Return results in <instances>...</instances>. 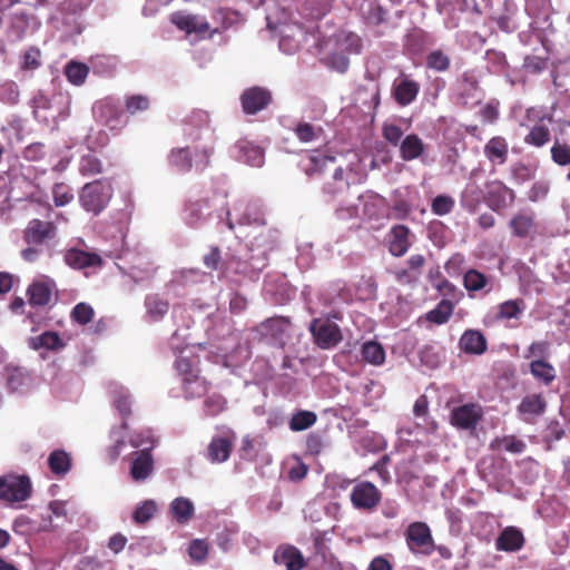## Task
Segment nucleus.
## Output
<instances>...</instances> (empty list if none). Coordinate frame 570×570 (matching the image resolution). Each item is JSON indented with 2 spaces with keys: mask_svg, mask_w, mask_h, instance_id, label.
<instances>
[{
  "mask_svg": "<svg viewBox=\"0 0 570 570\" xmlns=\"http://www.w3.org/2000/svg\"><path fill=\"white\" fill-rule=\"evenodd\" d=\"M410 230L403 225L394 226L390 233V252L394 256L404 255L410 247Z\"/></svg>",
  "mask_w": 570,
  "mask_h": 570,
  "instance_id": "cd10ccee",
  "label": "nucleus"
},
{
  "mask_svg": "<svg viewBox=\"0 0 570 570\" xmlns=\"http://www.w3.org/2000/svg\"><path fill=\"white\" fill-rule=\"evenodd\" d=\"M510 227L518 237L530 236L535 230L534 218L528 213L518 214L510 220Z\"/></svg>",
  "mask_w": 570,
  "mask_h": 570,
  "instance_id": "f704fd0d",
  "label": "nucleus"
},
{
  "mask_svg": "<svg viewBox=\"0 0 570 570\" xmlns=\"http://www.w3.org/2000/svg\"><path fill=\"white\" fill-rule=\"evenodd\" d=\"M158 511V504L155 500L148 499L139 502L134 512L132 520L138 524H142L151 520Z\"/></svg>",
  "mask_w": 570,
  "mask_h": 570,
  "instance_id": "58836bf2",
  "label": "nucleus"
},
{
  "mask_svg": "<svg viewBox=\"0 0 570 570\" xmlns=\"http://www.w3.org/2000/svg\"><path fill=\"white\" fill-rule=\"evenodd\" d=\"M294 132L301 141L309 142L322 138L323 128L321 126H314L307 121H299L295 126Z\"/></svg>",
  "mask_w": 570,
  "mask_h": 570,
  "instance_id": "37998d69",
  "label": "nucleus"
},
{
  "mask_svg": "<svg viewBox=\"0 0 570 570\" xmlns=\"http://www.w3.org/2000/svg\"><path fill=\"white\" fill-rule=\"evenodd\" d=\"M351 500L357 509H372L381 500V493L371 482H361L353 488Z\"/></svg>",
  "mask_w": 570,
  "mask_h": 570,
  "instance_id": "dca6fc26",
  "label": "nucleus"
},
{
  "mask_svg": "<svg viewBox=\"0 0 570 570\" xmlns=\"http://www.w3.org/2000/svg\"><path fill=\"white\" fill-rule=\"evenodd\" d=\"M169 513L179 524H187L194 517L195 505L190 499L178 497L170 502Z\"/></svg>",
  "mask_w": 570,
  "mask_h": 570,
  "instance_id": "393cba45",
  "label": "nucleus"
},
{
  "mask_svg": "<svg viewBox=\"0 0 570 570\" xmlns=\"http://www.w3.org/2000/svg\"><path fill=\"white\" fill-rule=\"evenodd\" d=\"M311 332L316 344L322 348L334 347L342 340L338 326L330 320H314Z\"/></svg>",
  "mask_w": 570,
  "mask_h": 570,
  "instance_id": "f8f14e48",
  "label": "nucleus"
},
{
  "mask_svg": "<svg viewBox=\"0 0 570 570\" xmlns=\"http://www.w3.org/2000/svg\"><path fill=\"white\" fill-rule=\"evenodd\" d=\"M524 309L525 305L522 299L505 301L498 306L497 317L500 320L519 318Z\"/></svg>",
  "mask_w": 570,
  "mask_h": 570,
  "instance_id": "a19ab883",
  "label": "nucleus"
},
{
  "mask_svg": "<svg viewBox=\"0 0 570 570\" xmlns=\"http://www.w3.org/2000/svg\"><path fill=\"white\" fill-rule=\"evenodd\" d=\"M484 197L485 194H483L480 187L474 181H470L462 193L461 203L463 207L473 212L484 200Z\"/></svg>",
  "mask_w": 570,
  "mask_h": 570,
  "instance_id": "4c0bfd02",
  "label": "nucleus"
},
{
  "mask_svg": "<svg viewBox=\"0 0 570 570\" xmlns=\"http://www.w3.org/2000/svg\"><path fill=\"white\" fill-rule=\"evenodd\" d=\"M553 160L562 166L570 164V147L569 145H553L551 148Z\"/></svg>",
  "mask_w": 570,
  "mask_h": 570,
  "instance_id": "774afa93",
  "label": "nucleus"
},
{
  "mask_svg": "<svg viewBox=\"0 0 570 570\" xmlns=\"http://www.w3.org/2000/svg\"><path fill=\"white\" fill-rule=\"evenodd\" d=\"M482 409L478 404H464L452 410L451 423L463 430H472L482 417Z\"/></svg>",
  "mask_w": 570,
  "mask_h": 570,
  "instance_id": "2eb2a0df",
  "label": "nucleus"
},
{
  "mask_svg": "<svg viewBox=\"0 0 570 570\" xmlns=\"http://www.w3.org/2000/svg\"><path fill=\"white\" fill-rule=\"evenodd\" d=\"M407 546L411 551L431 554L434 550V540L429 525L424 522L411 523L405 532Z\"/></svg>",
  "mask_w": 570,
  "mask_h": 570,
  "instance_id": "9d476101",
  "label": "nucleus"
},
{
  "mask_svg": "<svg viewBox=\"0 0 570 570\" xmlns=\"http://www.w3.org/2000/svg\"><path fill=\"white\" fill-rule=\"evenodd\" d=\"M454 207V200L450 196L440 195L432 202V212L435 215L443 216L449 214Z\"/></svg>",
  "mask_w": 570,
  "mask_h": 570,
  "instance_id": "13d9d810",
  "label": "nucleus"
},
{
  "mask_svg": "<svg viewBox=\"0 0 570 570\" xmlns=\"http://www.w3.org/2000/svg\"><path fill=\"white\" fill-rule=\"evenodd\" d=\"M209 335L215 340L213 347L217 350V357H222L224 360L238 343V336L232 332V326L229 323H224L219 331L213 328Z\"/></svg>",
  "mask_w": 570,
  "mask_h": 570,
  "instance_id": "a211bd4d",
  "label": "nucleus"
},
{
  "mask_svg": "<svg viewBox=\"0 0 570 570\" xmlns=\"http://www.w3.org/2000/svg\"><path fill=\"white\" fill-rule=\"evenodd\" d=\"M544 407V400L540 395L533 394L525 396L521 401L519 412L523 416L524 421H529L531 417L542 414Z\"/></svg>",
  "mask_w": 570,
  "mask_h": 570,
  "instance_id": "72a5a7b5",
  "label": "nucleus"
},
{
  "mask_svg": "<svg viewBox=\"0 0 570 570\" xmlns=\"http://www.w3.org/2000/svg\"><path fill=\"white\" fill-rule=\"evenodd\" d=\"M189 557L195 561H203L208 553V544L205 540L195 539L189 543Z\"/></svg>",
  "mask_w": 570,
  "mask_h": 570,
  "instance_id": "052dcab7",
  "label": "nucleus"
},
{
  "mask_svg": "<svg viewBox=\"0 0 570 570\" xmlns=\"http://www.w3.org/2000/svg\"><path fill=\"white\" fill-rule=\"evenodd\" d=\"M29 304L33 307L47 306L52 297V288L45 282H33L27 289Z\"/></svg>",
  "mask_w": 570,
  "mask_h": 570,
  "instance_id": "c85d7f7f",
  "label": "nucleus"
},
{
  "mask_svg": "<svg viewBox=\"0 0 570 570\" xmlns=\"http://www.w3.org/2000/svg\"><path fill=\"white\" fill-rule=\"evenodd\" d=\"M225 194L216 195L212 199L202 198L189 200L184 207L183 218L191 227L200 225L210 215L212 210H217L218 206L225 205Z\"/></svg>",
  "mask_w": 570,
  "mask_h": 570,
  "instance_id": "1a4fd4ad",
  "label": "nucleus"
},
{
  "mask_svg": "<svg viewBox=\"0 0 570 570\" xmlns=\"http://www.w3.org/2000/svg\"><path fill=\"white\" fill-rule=\"evenodd\" d=\"M384 208V199L373 193H365L357 198L356 203H350L337 209L340 219H350L354 217L377 218Z\"/></svg>",
  "mask_w": 570,
  "mask_h": 570,
  "instance_id": "39448f33",
  "label": "nucleus"
},
{
  "mask_svg": "<svg viewBox=\"0 0 570 570\" xmlns=\"http://www.w3.org/2000/svg\"><path fill=\"white\" fill-rule=\"evenodd\" d=\"M425 65L436 72H445L451 67V59L443 50L435 49L426 56Z\"/></svg>",
  "mask_w": 570,
  "mask_h": 570,
  "instance_id": "ea45409f",
  "label": "nucleus"
},
{
  "mask_svg": "<svg viewBox=\"0 0 570 570\" xmlns=\"http://www.w3.org/2000/svg\"><path fill=\"white\" fill-rule=\"evenodd\" d=\"M146 316L151 322H157L168 312V302L157 295H149L145 301Z\"/></svg>",
  "mask_w": 570,
  "mask_h": 570,
  "instance_id": "e433bc0d",
  "label": "nucleus"
},
{
  "mask_svg": "<svg viewBox=\"0 0 570 570\" xmlns=\"http://www.w3.org/2000/svg\"><path fill=\"white\" fill-rule=\"evenodd\" d=\"M228 153L237 161L250 167H262L265 163V151L259 145H230Z\"/></svg>",
  "mask_w": 570,
  "mask_h": 570,
  "instance_id": "f3484780",
  "label": "nucleus"
},
{
  "mask_svg": "<svg viewBox=\"0 0 570 570\" xmlns=\"http://www.w3.org/2000/svg\"><path fill=\"white\" fill-rule=\"evenodd\" d=\"M342 47L350 53H360L363 47V42L360 36L353 32H346L342 38Z\"/></svg>",
  "mask_w": 570,
  "mask_h": 570,
  "instance_id": "e2e57ef3",
  "label": "nucleus"
},
{
  "mask_svg": "<svg viewBox=\"0 0 570 570\" xmlns=\"http://www.w3.org/2000/svg\"><path fill=\"white\" fill-rule=\"evenodd\" d=\"M523 541L522 533L518 529L509 527L501 532L495 546L500 551H518L522 548Z\"/></svg>",
  "mask_w": 570,
  "mask_h": 570,
  "instance_id": "c756f323",
  "label": "nucleus"
},
{
  "mask_svg": "<svg viewBox=\"0 0 570 570\" xmlns=\"http://www.w3.org/2000/svg\"><path fill=\"white\" fill-rule=\"evenodd\" d=\"M31 106L33 109V116L36 119L46 120L47 118L41 115V110H47L50 108V100L42 92H38L31 100Z\"/></svg>",
  "mask_w": 570,
  "mask_h": 570,
  "instance_id": "0e129e2a",
  "label": "nucleus"
},
{
  "mask_svg": "<svg viewBox=\"0 0 570 570\" xmlns=\"http://www.w3.org/2000/svg\"><path fill=\"white\" fill-rule=\"evenodd\" d=\"M79 171L85 176L97 175L102 171V164L94 154L88 153L79 161Z\"/></svg>",
  "mask_w": 570,
  "mask_h": 570,
  "instance_id": "de8ad7c7",
  "label": "nucleus"
},
{
  "mask_svg": "<svg viewBox=\"0 0 570 570\" xmlns=\"http://www.w3.org/2000/svg\"><path fill=\"white\" fill-rule=\"evenodd\" d=\"M334 164L335 157L325 147L305 153L299 161V166L307 175L322 173L326 168L334 167Z\"/></svg>",
  "mask_w": 570,
  "mask_h": 570,
  "instance_id": "ddd939ff",
  "label": "nucleus"
},
{
  "mask_svg": "<svg viewBox=\"0 0 570 570\" xmlns=\"http://www.w3.org/2000/svg\"><path fill=\"white\" fill-rule=\"evenodd\" d=\"M114 188L109 180L97 179L86 184L79 191V204L89 214L99 215L110 203Z\"/></svg>",
  "mask_w": 570,
  "mask_h": 570,
  "instance_id": "20e7f679",
  "label": "nucleus"
},
{
  "mask_svg": "<svg viewBox=\"0 0 570 570\" xmlns=\"http://www.w3.org/2000/svg\"><path fill=\"white\" fill-rule=\"evenodd\" d=\"M419 91V82L409 78H403L399 82L394 83L392 94L393 98L400 106H407L416 99Z\"/></svg>",
  "mask_w": 570,
  "mask_h": 570,
  "instance_id": "412c9836",
  "label": "nucleus"
},
{
  "mask_svg": "<svg viewBox=\"0 0 570 570\" xmlns=\"http://www.w3.org/2000/svg\"><path fill=\"white\" fill-rule=\"evenodd\" d=\"M52 224L33 219L24 230V239L29 244H42L50 235Z\"/></svg>",
  "mask_w": 570,
  "mask_h": 570,
  "instance_id": "7c9ffc66",
  "label": "nucleus"
},
{
  "mask_svg": "<svg viewBox=\"0 0 570 570\" xmlns=\"http://www.w3.org/2000/svg\"><path fill=\"white\" fill-rule=\"evenodd\" d=\"M362 357L371 365L380 366L385 362V351L376 341H367L362 345Z\"/></svg>",
  "mask_w": 570,
  "mask_h": 570,
  "instance_id": "c9c22d12",
  "label": "nucleus"
},
{
  "mask_svg": "<svg viewBox=\"0 0 570 570\" xmlns=\"http://www.w3.org/2000/svg\"><path fill=\"white\" fill-rule=\"evenodd\" d=\"M239 100L244 114L256 115L272 104L273 94L265 87L253 86L242 92Z\"/></svg>",
  "mask_w": 570,
  "mask_h": 570,
  "instance_id": "9b49d317",
  "label": "nucleus"
},
{
  "mask_svg": "<svg viewBox=\"0 0 570 570\" xmlns=\"http://www.w3.org/2000/svg\"><path fill=\"white\" fill-rule=\"evenodd\" d=\"M178 336L171 337L170 345L177 354L175 367L183 380V389L186 397H200L207 392L206 381L198 375V357L196 355V346L180 347L177 343Z\"/></svg>",
  "mask_w": 570,
  "mask_h": 570,
  "instance_id": "f03ea898",
  "label": "nucleus"
},
{
  "mask_svg": "<svg viewBox=\"0 0 570 570\" xmlns=\"http://www.w3.org/2000/svg\"><path fill=\"white\" fill-rule=\"evenodd\" d=\"M41 52L38 48L30 47L24 53H23V61L21 65V68L23 70H35L40 67Z\"/></svg>",
  "mask_w": 570,
  "mask_h": 570,
  "instance_id": "680f3d73",
  "label": "nucleus"
},
{
  "mask_svg": "<svg viewBox=\"0 0 570 570\" xmlns=\"http://www.w3.org/2000/svg\"><path fill=\"white\" fill-rule=\"evenodd\" d=\"M111 444L106 449V456L110 462H115L130 445L131 448H142L135 452L130 466V476L136 482L146 481L154 472V460L150 450L156 444V439L151 432H140L128 438L127 424L121 423L110 431Z\"/></svg>",
  "mask_w": 570,
  "mask_h": 570,
  "instance_id": "f257e3e1",
  "label": "nucleus"
},
{
  "mask_svg": "<svg viewBox=\"0 0 570 570\" xmlns=\"http://www.w3.org/2000/svg\"><path fill=\"white\" fill-rule=\"evenodd\" d=\"M109 391L114 407L121 417H127L131 411V397L129 391L118 383H111Z\"/></svg>",
  "mask_w": 570,
  "mask_h": 570,
  "instance_id": "bb28decb",
  "label": "nucleus"
},
{
  "mask_svg": "<svg viewBox=\"0 0 570 570\" xmlns=\"http://www.w3.org/2000/svg\"><path fill=\"white\" fill-rule=\"evenodd\" d=\"M453 313V304L448 299H442L435 308L426 314V320L431 323L441 325L449 321Z\"/></svg>",
  "mask_w": 570,
  "mask_h": 570,
  "instance_id": "79ce46f5",
  "label": "nucleus"
},
{
  "mask_svg": "<svg viewBox=\"0 0 570 570\" xmlns=\"http://www.w3.org/2000/svg\"><path fill=\"white\" fill-rule=\"evenodd\" d=\"M28 346L33 351H59L66 343L57 332L47 331L40 335L30 336L27 340Z\"/></svg>",
  "mask_w": 570,
  "mask_h": 570,
  "instance_id": "aec40b11",
  "label": "nucleus"
},
{
  "mask_svg": "<svg viewBox=\"0 0 570 570\" xmlns=\"http://www.w3.org/2000/svg\"><path fill=\"white\" fill-rule=\"evenodd\" d=\"M7 386L11 392H24L31 386L30 373L20 366L8 365L4 367Z\"/></svg>",
  "mask_w": 570,
  "mask_h": 570,
  "instance_id": "6ab92c4d",
  "label": "nucleus"
},
{
  "mask_svg": "<svg viewBox=\"0 0 570 570\" xmlns=\"http://www.w3.org/2000/svg\"><path fill=\"white\" fill-rule=\"evenodd\" d=\"M459 346L464 353L481 355L487 350V340L480 331L468 330L462 334Z\"/></svg>",
  "mask_w": 570,
  "mask_h": 570,
  "instance_id": "4be33fe9",
  "label": "nucleus"
},
{
  "mask_svg": "<svg viewBox=\"0 0 570 570\" xmlns=\"http://www.w3.org/2000/svg\"><path fill=\"white\" fill-rule=\"evenodd\" d=\"M48 464L52 473L60 475L68 472L70 460L66 452L57 450L49 455Z\"/></svg>",
  "mask_w": 570,
  "mask_h": 570,
  "instance_id": "a18cd8bd",
  "label": "nucleus"
},
{
  "mask_svg": "<svg viewBox=\"0 0 570 570\" xmlns=\"http://www.w3.org/2000/svg\"><path fill=\"white\" fill-rule=\"evenodd\" d=\"M259 331L264 335H271L276 343L283 344L289 334L291 323L284 317H273L262 323Z\"/></svg>",
  "mask_w": 570,
  "mask_h": 570,
  "instance_id": "5701e85b",
  "label": "nucleus"
},
{
  "mask_svg": "<svg viewBox=\"0 0 570 570\" xmlns=\"http://www.w3.org/2000/svg\"><path fill=\"white\" fill-rule=\"evenodd\" d=\"M101 262V257L96 253L73 247V268L99 267Z\"/></svg>",
  "mask_w": 570,
  "mask_h": 570,
  "instance_id": "c03bdc74",
  "label": "nucleus"
},
{
  "mask_svg": "<svg viewBox=\"0 0 570 570\" xmlns=\"http://www.w3.org/2000/svg\"><path fill=\"white\" fill-rule=\"evenodd\" d=\"M274 561L287 570H301L304 566L301 552L294 547H281L275 551Z\"/></svg>",
  "mask_w": 570,
  "mask_h": 570,
  "instance_id": "b1692460",
  "label": "nucleus"
},
{
  "mask_svg": "<svg viewBox=\"0 0 570 570\" xmlns=\"http://www.w3.org/2000/svg\"><path fill=\"white\" fill-rule=\"evenodd\" d=\"M461 95L462 96H470L479 88V82L472 71H465L461 76Z\"/></svg>",
  "mask_w": 570,
  "mask_h": 570,
  "instance_id": "338daca9",
  "label": "nucleus"
},
{
  "mask_svg": "<svg viewBox=\"0 0 570 570\" xmlns=\"http://www.w3.org/2000/svg\"><path fill=\"white\" fill-rule=\"evenodd\" d=\"M527 118L534 124L531 127L525 142H560L564 139L563 132L570 127L567 120H556L551 115H543L542 110L530 108L527 111Z\"/></svg>",
  "mask_w": 570,
  "mask_h": 570,
  "instance_id": "7ed1b4c3",
  "label": "nucleus"
},
{
  "mask_svg": "<svg viewBox=\"0 0 570 570\" xmlns=\"http://www.w3.org/2000/svg\"><path fill=\"white\" fill-rule=\"evenodd\" d=\"M208 154L199 145H187L171 149L168 161L177 171H187L191 168L199 169L207 164Z\"/></svg>",
  "mask_w": 570,
  "mask_h": 570,
  "instance_id": "0eeeda50",
  "label": "nucleus"
},
{
  "mask_svg": "<svg viewBox=\"0 0 570 570\" xmlns=\"http://www.w3.org/2000/svg\"><path fill=\"white\" fill-rule=\"evenodd\" d=\"M464 286L470 292L483 289L488 284V278L475 269H470L464 275Z\"/></svg>",
  "mask_w": 570,
  "mask_h": 570,
  "instance_id": "603ef678",
  "label": "nucleus"
},
{
  "mask_svg": "<svg viewBox=\"0 0 570 570\" xmlns=\"http://www.w3.org/2000/svg\"><path fill=\"white\" fill-rule=\"evenodd\" d=\"M232 451V441L228 436H215L207 448V456L212 463L225 462Z\"/></svg>",
  "mask_w": 570,
  "mask_h": 570,
  "instance_id": "a878e982",
  "label": "nucleus"
},
{
  "mask_svg": "<svg viewBox=\"0 0 570 570\" xmlns=\"http://www.w3.org/2000/svg\"><path fill=\"white\" fill-rule=\"evenodd\" d=\"M129 217H130V210H128L125 214V224L128 223ZM126 236H127V227H126V225H122L121 227H119L117 235L115 236L112 247L110 249H108V252H107L108 256H110V257H120L121 256V254L126 249Z\"/></svg>",
  "mask_w": 570,
  "mask_h": 570,
  "instance_id": "49530a36",
  "label": "nucleus"
},
{
  "mask_svg": "<svg viewBox=\"0 0 570 570\" xmlns=\"http://www.w3.org/2000/svg\"><path fill=\"white\" fill-rule=\"evenodd\" d=\"M95 311L87 303H79L73 306V321L85 325L94 320Z\"/></svg>",
  "mask_w": 570,
  "mask_h": 570,
  "instance_id": "4d7b16f0",
  "label": "nucleus"
},
{
  "mask_svg": "<svg viewBox=\"0 0 570 570\" xmlns=\"http://www.w3.org/2000/svg\"><path fill=\"white\" fill-rule=\"evenodd\" d=\"M484 202L494 210L508 207L514 199L513 191L501 181H491L485 186Z\"/></svg>",
  "mask_w": 570,
  "mask_h": 570,
  "instance_id": "4468645a",
  "label": "nucleus"
},
{
  "mask_svg": "<svg viewBox=\"0 0 570 570\" xmlns=\"http://www.w3.org/2000/svg\"><path fill=\"white\" fill-rule=\"evenodd\" d=\"M226 216L228 227L234 228L235 224L252 225L264 224V218L259 206L256 203L247 202L245 198H235L232 202V208H222Z\"/></svg>",
  "mask_w": 570,
  "mask_h": 570,
  "instance_id": "423d86ee",
  "label": "nucleus"
},
{
  "mask_svg": "<svg viewBox=\"0 0 570 570\" xmlns=\"http://www.w3.org/2000/svg\"><path fill=\"white\" fill-rule=\"evenodd\" d=\"M226 407V400L216 393L208 395L205 400V411L208 415H217Z\"/></svg>",
  "mask_w": 570,
  "mask_h": 570,
  "instance_id": "6e6d98bb",
  "label": "nucleus"
},
{
  "mask_svg": "<svg viewBox=\"0 0 570 570\" xmlns=\"http://www.w3.org/2000/svg\"><path fill=\"white\" fill-rule=\"evenodd\" d=\"M407 128L409 125L405 121L400 124L386 122L383 125L382 134L387 142H399Z\"/></svg>",
  "mask_w": 570,
  "mask_h": 570,
  "instance_id": "8fccbe9b",
  "label": "nucleus"
},
{
  "mask_svg": "<svg viewBox=\"0 0 570 570\" xmlns=\"http://www.w3.org/2000/svg\"><path fill=\"white\" fill-rule=\"evenodd\" d=\"M19 87L14 81H6L2 85H0L1 101L9 105H16L19 101Z\"/></svg>",
  "mask_w": 570,
  "mask_h": 570,
  "instance_id": "5fc2aeb1",
  "label": "nucleus"
},
{
  "mask_svg": "<svg viewBox=\"0 0 570 570\" xmlns=\"http://www.w3.org/2000/svg\"><path fill=\"white\" fill-rule=\"evenodd\" d=\"M32 485L29 476L9 473L0 476V501L12 504L30 498Z\"/></svg>",
  "mask_w": 570,
  "mask_h": 570,
  "instance_id": "6e6552de",
  "label": "nucleus"
},
{
  "mask_svg": "<svg viewBox=\"0 0 570 570\" xmlns=\"http://www.w3.org/2000/svg\"><path fill=\"white\" fill-rule=\"evenodd\" d=\"M499 107L500 104L498 100H491L485 104L479 111L481 119L484 122H494L499 118Z\"/></svg>",
  "mask_w": 570,
  "mask_h": 570,
  "instance_id": "69168bd1",
  "label": "nucleus"
},
{
  "mask_svg": "<svg viewBox=\"0 0 570 570\" xmlns=\"http://www.w3.org/2000/svg\"><path fill=\"white\" fill-rule=\"evenodd\" d=\"M98 112L101 118L106 120V124L111 128H117L118 125L122 124L124 112L119 106L112 100L106 99L98 105Z\"/></svg>",
  "mask_w": 570,
  "mask_h": 570,
  "instance_id": "473e14b6",
  "label": "nucleus"
},
{
  "mask_svg": "<svg viewBox=\"0 0 570 570\" xmlns=\"http://www.w3.org/2000/svg\"><path fill=\"white\" fill-rule=\"evenodd\" d=\"M125 107L129 114L135 115L137 112L148 110L150 107V100L145 95H131L126 97Z\"/></svg>",
  "mask_w": 570,
  "mask_h": 570,
  "instance_id": "3c124183",
  "label": "nucleus"
},
{
  "mask_svg": "<svg viewBox=\"0 0 570 570\" xmlns=\"http://www.w3.org/2000/svg\"><path fill=\"white\" fill-rule=\"evenodd\" d=\"M492 446L498 450H504L511 453H521L523 452L525 444L523 441L514 438L507 436L503 439H498L492 443Z\"/></svg>",
  "mask_w": 570,
  "mask_h": 570,
  "instance_id": "864d4df0",
  "label": "nucleus"
},
{
  "mask_svg": "<svg viewBox=\"0 0 570 570\" xmlns=\"http://www.w3.org/2000/svg\"><path fill=\"white\" fill-rule=\"evenodd\" d=\"M530 373L544 385H550L557 377V371L552 364L546 360H532L530 363Z\"/></svg>",
  "mask_w": 570,
  "mask_h": 570,
  "instance_id": "2f4dec72",
  "label": "nucleus"
},
{
  "mask_svg": "<svg viewBox=\"0 0 570 570\" xmlns=\"http://www.w3.org/2000/svg\"><path fill=\"white\" fill-rule=\"evenodd\" d=\"M316 422V415L309 411H301L293 415L289 428L293 431H303L312 426Z\"/></svg>",
  "mask_w": 570,
  "mask_h": 570,
  "instance_id": "09e8293b",
  "label": "nucleus"
},
{
  "mask_svg": "<svg viewBox=\"0 0 570 570\" xmlns=\"http://www.w3.org/2000/svg\"><path fill=\"white\" fill-rule=\"evenodd\" d=\"M549 343L546 341L533 342L527 350L524 356L532 360H546L549 355Z\"/></svg>",
  "mask_w": 570,
  "mask_h": 570,
  "instance_id": "bf43d9fd",
  "label": "nucleus"
}]
</instances>
